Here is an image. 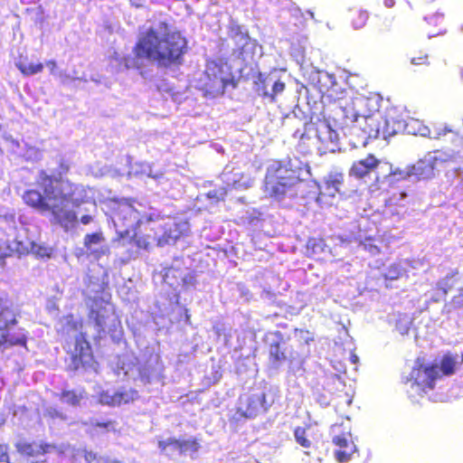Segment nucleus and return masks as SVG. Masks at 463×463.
Returning a JSON list of instances; mask_svg holds the SVG:
<instances>
[{
  "instance_id": "obj_19",
  "label": "nucleus",
  "mask_w": 463,
  "mask_h": 463,
  "mask_svg": "<svg viewBox=\"0 0 463 463\" xmlns=\"http://www.w3.org/2000/svg\"><path fill=\"white\" fill-rule=\"evenodd\" d=\"M137 392L133 389H121L118 391L101 392L99 395V402L103 405L120 406L137 398Z\"/></svg>"
},
{
  "instance_id": "obj_30",
  "label": "nucleus",
  "mask_w": 463,
  "mask_h": 463,
  "mask_svg": "<svg viewBox=\"0 0 463 463\" xmlns=\"http://www.w3.org/2000/svg\"><path fill=\"white\" fill-rule=\"evenodd\" d=\"M170 445L175 446V448L178 450V454H186L188 452H194L197 450V443L195 441L191 440H183V441H173Z\"/></svg>"
},
{
  "instance_id": "obj_4",
  "label": "nucleus",
  "mask_w": 463,
  "mask_h": 463,
  "mask_svg": "<svg viewBox=\"0 0 463 463\" xmlns=\"http://www.w3.org/2000/svg\"><path fill=\"white\" fill-rule=\"evenodd\" d=\"M239 79L227 59H210L197 80V88L205 98L215 99L224 95L226 89L238 87Z\"/></svg>"
},
{
  "instance_id": "obj_7",
  "label": "nucleus",
  "mask_w": 463,
  "mask_h": 463,
  "mask_svg": "<svg viewBox=\"0 0 463 463\" xmlns=\"http://www.w3.org/2000/svg\"><path fill=\"white\" fill-rule=\"evenodd\" d=\"M274 393L270 388L241 397L237 413L244 418H255L265 413L274 403Z\"/></svg>"
},
{
  "instance_id": "obj_48",
  "label": "nucleus",
  "mask_w": 463,
  "mask_h": 463,
  "mask_svg": "<svg viewBox=\"0 0 463 463\" xmlns=\"http://www.w3.org/2000/svg\"><path fill=\"white\" fill-rule=\"evenodd\" d=\"M4 423V420L0 419V426Z\"/></svg>"
},
{
  "instance_id": "obj_24",
  "label": "nucleus",
  "mask_w": 463,
  "mask_h": 463,
  "mask_svg": "<svg viewBox=\"0 0 463 463\" xmlns=\"http://www.w3.org/2000/svg\"><path fill=\"white\" fill-rule=\"evenodd\" d=\"M427 25L430 27L429 33L439 35L446 32V21L444 14L436 13L425 17Z\"/></svg>"
},
{
  "instance_id": "obj_16",
  "label": "nucleus",
  "mask_w": 463,
  "mask_h": 463,
  "mask_svg": "<svg viewBox=\"0 0 463 463\" xmlns=\"http://www.w3.org/2000/svg\"><path fill=\"white\" fill-rule=\"evenodd\" d=\"M316 138L318 149L323 153L335 152L338 149V134L326 121H320L316 125Z\"/></svg>"
},
{
  "instance_id": "obj_40",
  "label": "nucleus",
  "mask_w": 463,
  "mask_h": 463,
  "mask_svg": "<svg viewBox=\"0 0 463 463\" xmlns=\"http://www.w3.org/2000/svg\"><path fill=\"white\" fill-rule=\"evenodd\" d=\"M8 446L5 444L0 445V462L9 463V456L7 453Z\"/></svg>"
},
{
  "instance_id": "obj_26",
  "label": "nucleus",
  "mask_w": 463,
  "mask_h": 463,
  "mask_svg": "<svg viewBox=\"0 0 463 463\" xmlns=\"http://www.w3.org/2000/svg\"><path fill=\"white\" fill-rule=\"evenodd\" d=\"M286 360L285 353L281 350L279 344L276 343L269 347V362L273 368H279Z\"/></svg>"
},
{
  "instance_id": "obj_23",
  "label": "nucleus",
  "mask_w": 463,
  "mask_h": 463,
  "mask_svg": "<svg viewBox=\"0 0 463 463\" xmlns=\"http://www.w3.org/2000/svg\"><path fill=\"white\" fill-rule=\"evenodd\" d=\"M459 355L458 354L448 353L444 354L440 361L439 367V378H440V373L442 375H451L455 373L456 366L459 364Z\"/></svg>"
},
{
  "instance_id": "obj_31",
  "label": "nucleus",
  "mask_w": 463,
  "mask_h": 463,
  "mask_svg": "<svg viewBox=\"0 0 463 463\" xmlns=\"http://www.w3.org/2000/svg\"><path fill=\"white\" fill-rule=\"evenodd\" d=\"M227 196V188L225 186L216 187L213 190L208 191L205 194V197L213 203L223 202Z\"/></svg>"
},
{
  "instance_id": "obj_43",
  "label": "nucleus",
  "mask_w": 463,
  "mask_h": 463,
  "mask_svg": "<svg viewBox=\"0 0 463 463\" xmlns=\"http://www.w3.org/2000/svg\"><path fill=\"white\" fill-rule=\"evenodd\" d=\"M144 0H130L131 4L135 5L136 7L142 6V3Z\"/></svg>"
},
{
  "instance_id": "obj_14",
  "label": "nucleus",
  "mask_w": 463,
  "mask_h": 463,
  "mask_svg": "<svg viewBox=\"0 0 463 463\" xmlns=\"http://www.w3.org/2000/svg\"><path fill=\"white\" fill-rule=\"evenodd\" d=\"M447 162L436 155L428 154L413 165L412 173L418 179H430L445 168Z\"/></svg>"
},
{
  "instance_id": "obj_37",
  "label": "nucleus",
  "mask_w": 463,
  "mask_h": 463,
  "mask_svg": "<svg viewBox=\"0 0 463 463\" xmlns=\"http://www.w3.org/2000/svg\"><path fill=\"white\" fill-rule=\"evenodd\" d=\"M411 62L414 65H428L429 64V55L428 53L420 52L419 55H413L411 57Z\"/></svg>"
},
{
  "instance_id": "obj_12",
  "label": "nucleus",
  "mask_w": 463,
  "mask_h": 463,
  "mask_svg": "<svg viewBox=\"0 0 463 463\" xmlns=\"http://www.w3.org/2000/svg\"><path fill=\"white\" fill-rule=\"evenodd\" d=\"M439 379L438 364L429 367L413 368L411 373V389L421 395L426 389L431 390L435 386V381Z\"/></svg>"
},
{
  "instance_id": "obj_27",
  "label": "nucleus",
  "mask_w": 463,
  "mask_h": 463,
  "mask_svg": "<svg viewBox=\"0 0 463 463\" xmlns=\"http://www.w3.org/2000/svg\"><path fill=\"white\" fill-rule=\"evenodd\" d=\"M325 184L328 190H332V194L340 192V187L344 184V175L339 172H332L326 177Z\"/></svg>"
},
{
  "instance_id": "obj_5",
  "label": "nucleus",
  "mask_w": 463,
  "mask_h": 463,
  "mask_svg": "<svg viewBox=\"0 0 463 463\" xmlns=\"http://www.w3.org/2000/svg\"><path fill=\"white\" fill-rule=\"evenodd\" d=\"M300 168L293 167L290 159L280 160L270 165L264 178V192L269 197L281 201L298 184Z\"/></svg>"
},
{
  "instance_id": "obj_29",
  "label": "nucleus",
  "mask_w": 463,
  "mask_h": 463,
  "mask_svg": "<svg viewBox=\"0 0 463 463\" xmlns=\"http://www.w3.org/2000/svg\"><path fill=\"white\" fill-rule=\"evenodd\" d=\"M83 397L84 392L81 391H64L61 394V401L70 405L76 406Z\"/></svg>"
},
{
  "instance_id": "obj_6",
  "label": "nucleus",
  "mask_w": 463,
  "mask_h": 463,
  "mask_svg": "<svg viewBox=\"0 0 463 463\" xmlns=\"http://www.w3.org/2000/svg\"><path fill=\"white\" fill-rule=\"evenodd\" d=\"M87 306L90 308V319L94 322L98 334L116 331L120 324L114 306L110 303L109 291H88Z\"/></svg>"
},
{
  "instance_id": "obj_25",
  "label": "nucleus",
  "mask_w": 463,
  "mask_h": 463,
  "mask_svg": "<svg viewBox=\"0 0 463 463\" xmlns=\"http://www.w3.org/2000/svg\"><path fill=\"white\" fill-rule=\"evenodd\" d=\"M349 19L354 28L360 29L366 24L369 14L365 10L354 8L350 10Z\"/></svg>"
},
{
  "instance_id": "obj_32",
  "label": "nucleus",
  "mask_w": 463,
  "mask_h": 463,
  "mask_svg": "<svg viewBox=\"0 0 463 463\" xmlns=\"http://www.w3.org/2000/svg\"><path fill=\"white\" fill-rule=\"evenodd\" d=\"M254 84L256 92L263 99H269V92L267 89L266 78L261 73L258 74Z\"/></svg>"
},
{
  "instance_id": "obj_8",
  "label": "nucleus",
  "mask_w": 463,
  "mask_h": 463,
  "mask_svg": "<svg viewBox=\"0 0 463 463\" xmlns=\"http://www.w3.org/2000/svg\"><path fill=\"white\" fill-rule=\"evenodd\" d=\"M162 219L160 213H152L136 222L132 241L138 249L148 250L153 243L157 245L158 225L156 223Z\"/></svg>"
},
{
  "instance_id": "obj_36",
  "label": "nucleus",
  "mask_w": 463,
  "mask_h": 463,
  "mask_svg": "<svg viewBox=\"0 0 463 463\" xmlns=\"http://www.w3.org/2000/svg\"><path fill=\"white\" fill-rule=\"evenodd\" d=\"M45 414L48 415L52 419H59L61 420H67V417L64 413H62L58 409H56L55 407H52V406L46 408Z\"/></svg>"
},
{
  "instance_id": "obj_10",
  "label": "nucleus",
  "mask_w": 463,
  "mask_h": 463,
  "mask_svg": "<svg viewBox=\"0 0 463 463\" xmlns=\"http://www.w3.org/2000/svg\"><path fill=\"white\" fill-rule=\"evenodd\" d=\"M332 441L337 447L335 452V458L340 463H345L351 456L356 451L351 434L349 422L340 425L335 424L331 427Z\"/></svg>"
},
{
  "instance_id": "obj_44",
  "label": "nucleus",
  "mask_w": 463,
  "mask_h": 463,
  "mask_svg": "<svg viewBox=\"0 0 463 463\" xmlns=\"http://www.w3.org/2000/svg\"><path fill=\"white\" fill-rule=\"evenodd\" d=\"M111 425V422H105V423H97V426L103 427L109 430V426Z\"/></svg>"
},
{
  "instance_id": "obj_2",
  "label": "nucleus",
  "mask_w": 463,
  "mask_h": 463,
  "mask_svg": "<svg viewBox=\"0 0 463 463\" xmlns=\"http://www.w3.org/2000/svg\"><path fill=\"white\" fill-rule=\"evenodd\" d=\"M187 38L173 29L167 21L159 22L157 28L149 27L141 33L132 48V56L122 60L127 69L137 70L143 77L149 72L147 62L158 68L179 67L188 52Z\"/></svg>"
},
{
  "instance_id": "obj_28",
  "label": "nucleus",
  "mask_w": 463,
  "mask_h": 463,
  "mask_svg": "<svg viewBox=\"0 0 463 463\" xmlns=\"http://www.w3.org/2000/svg\"><path fill=\"white\" fill-rule=\"evenodd\" d=\"M16 67L24 76L29 77L42 72L43 71L44 64L42 62L25 64L19 61L16 63Z\"/></svg>"
},
{
  "instance_id": "obj_11",
  "label": "nucleus",
  "mask_w": 463,
  "mask_h": 463,
  "mask_svg": "<svg viewBox=\"0 0 463 463\" xmlns=\"http://www.w3.org/2000/svg\"><path fill=\"white\" fill-rule=\"evenodd\" d=\"M16 323L15 315L8 307H0V347L7 345H24L25 335L19 332L15 335L10 334L11 326Z\"/></svg>"
},
{
  "instance_id": "obj_35",
  "label": "nucleus",
  "mask_w": 463,
  "mask_h": 463,
  "mask_svg": "<svg viewBox=\"0 0 463 463\" xmlns=\"http://www.w3.org/2000/svg\"><path fill=\"white\" fill-rule=\"evenodd\" d=\"M285 83L280 80H276L272 85V90L269 92V99L270 102L277 100V96L285 90Z\"/></svg>"
},
{
  "instance_id": "obj_38",
  "label": "nucleus",
  "mask_w": 463,
  "mask_h": 463,
  "mask_svg": "<svg viewBox=\"0 0 463 463\" xmlns=\"http://www.w3.org/2000/svg\"><path fill=\"white\" fill-rule=\"evenodd\" d=\"M410 325H411V320L409 317H404L403 318H401L397 324H396V328L397 330L402 334V335H405L408 333L409 329H410Z\"/></svg>"
},
{
  "instance_id": "obj_20",
  "label": "nucleus",
  "mask_w": 463,
  "mask_h": 463,
  "mask_svg": "<svg viewBox=\"0 0 463 463\" xmlns=\"http://www.w3.org/2000/svg\"><path fill=\"white\" fill-rule=\"evenodd\" d=\"M381 161L373 155L369 154L363 159L356 160L353 163L349 175L358 179H362L374 171L380 165Z\"/></svg>"
},
{
  "instance_id": "obj_42",
  "label": "nucleus",
  "mask_w": 463,
  "mask_h": 463,
  "mask_svg": "<svg viewBox=\"0 0 463 463\" xmlns=\"http://www.w3.org/2000/svg\"><path fill=\"white\" fill-rule=\"evenodd\" d=\"M92 221V217L90 215L85 214L80 217V222L82 224H89Z\"/></svg>"
},
{
  "instance_id": "obj_46",
  "label": "nucleus",
  "mask_w": 463,
  "mask_h": 463,
  "mask_svg": "<svg viewBox=\"0 0 463 463\" xmlns=\"http://www.w3.org/2000/svg\"><path fill=\"white\" fill-rule=\"evenodd\" d=\"M269 3L273 4V5H279V3H281L283 0H269Z\"/></svg>"
},
{
  "instance_id": "obj_1",
  "label": "nucleus",
  "mask_w": 463,
  "mask_h": 463,
  "mask_svg": "<svg viewBox=\"0 0 463 463\" xmlns=\"http://www.w3.org/2000/svg\"><path fill=\"white\" fill-rule=\"evenodd\" d=\"M71 169V164L61 158L55 170H40L35 178L36 188L27 189L22 195L28 207L51 215L55 223L65 228L77 222L73 209L85 202L83 185L67 178Z\"/></svg>"
},
{
  "instance_id": "obj_47",
  "label": "nucleus",
  "mask_w": 463,
  "mask_h": 463,
  "mask_svg": "<svg viewBox=\"0 0 463 463\" xmlns=\"http://www.w3.org/2000/svg\"><path fill=\"white\" fill-rule=\"evenodd\" d=\"M459 360H460V363L463 364V354L461 355H459Z\"/></svg>"
},
{
  "instance_id": "obj_41",
  "label": "nucleus",
  "mask_w": 463,
  "mask_h": 463,
  "mask_svg": "<svg viewBox=\"0 0 463 463\" xmlns=\"http://www.w3.org/2000/svg\"><path fill=\"white\" fill-rule=\"evenodd\" d=\"M45 65L51 70L52 72H53L57 68V63L53 60L47 61Z\"/></svg>"
},
{
  "instance_id": "obj_17",
  "label": "nucleus",
  "mask_w": 463,
  "mask_h": 463,
  "mask_svg": "<svg viewBox=\"0 0 463 463\" xmlns=\"http://www.w3.org/2000/svg\"><path fill=\"white\" fill-rule=\"evenodd\" d=\"M154 363L157 364V356L152 357L148 364H146L143 367L134 365L133 367L126 368V364H123L121 370L125 376L133 378L134 380L139 378L142 383H150L155 380H157L160 375V368L158 366H154Z\"/></svg>"
},
{
  "instance_id": "obj_21",
  "label": "nucleus",
  "mask_w": 463,
  "mask_h": 463,
  "mask_svg": "<svg viewBox=\"0 0 463 463\" xmlns=\"http://www.w3.org/2000/svg\"><path fill=\"white\" fill-rule=\"evenodd\" d=\"M15 447L21 455L33 458L49 453L52 449H56L52 444L38 442L29 443L24 440L18 441L15 444Z\"/></svg>"
},
{
  "instance_id": "obj_9",
  "label": "nucleus",
  "mask_w": 463,
  "mask_h": 463,
  "mask_svg": "<svg viewBox=\"0 0 463 463\" xmlns=\"http://www.w3.org/2000/svg\"><path fill=\"white\" fill-rule=\"evenodd\" d=\"M66 323L68 324L67 334L70 335L72 332L74 338L73 349L70 347L69 352L71 353V364L69 367L71 370H78L80 366L90 367L92 366L93 356L91 354V348L90 343L87 341L85 335L82 333L77 334L75 324L71 325L72 321L71 317H65Z\"/></svg>"
},
{
  "instance_id": "obj_39",
  "label": "nucleus",
  "mask_w": 463,
  "mask_h": 463,
  "mask_svg": "<svg viewBox=\"0 0 463 463\" xmlns=\"http://www.w3.org/2000/svg\"><path fill=\"white\" fill-rule=\"evenodd\" d=\"M119 213L122 214L124 218H126L128 215L129 217L134 215L133 218L135 219L137 211L133 208L131 204L124 203L119 206Z\"/></svg>"
},
{
  "instance_id": "obj_45",
  "label": "nucleus",
  "mask_w": 463,
  "mask_h": 463,
  "mask_svg": "<svg viewBox=\"0 0 463 463\" xmlns=\"http://www.w3.org/2000/svg\"><path fill=\"white\" fill-rule=\"evenodd\" d=\"M394 5V2L392 0H388L385 2V5L388 7H392Z\"/></svg>"
},
{
  "instance_id": "obj_13",
  "label": "nucleus",
  "mask_w": 463,
  "mask_h": 463,
  "mask_svg": "<svg viewBox=\"0 0 463 463\" xmlns=\"http://www.w3.org/2000/svg\"><path fill=\"white\" fill-rule=\"evenodd\" d=\"M228 37L233 43V53L242 60H246L250 53L253 52L257 43L251 39L247 31H244L241 25L233 24L230 26Z\"/></svg>"
},
{
  "instance_id": "obj_33",
  "label": "nucleus",
  "mask_w": 463,
  "mask_h": 463,
  "mask_svg": "<svg viewBox=\"0 0 463 463\" xmlns=\"http://www.w3.org/2000/svg\"><path fill=\"white\" fill-rule=\"evenodd\" d=\"M294 436L296 441L303 448L308 449L311 447L312 442L307 438V431L304 428L298 427L295 430Z\"/></svg>"
},
{
  "instance_id": "obj_34",
  "label": "nucleus",
  "mask_w": 463,
  "mask_h": 463,
  "mask_svg": "<svg viewBox=\"0 0 463 463\" xmlns=\"http://www.w3.org/2000/svg\"><path fill=\"white\" fill-rule=\"evenodd\" d=\"M173 441H179V440L169 438L165 440L159 441V448L166 455H170V456L179 455L178 450L175 448V446L170 445V443H172Z\"/></svg>"
},
{
  "instance_id": "obj_15",
  "label": "nucleus",
  "mask_w": 463,
  "mask_h": 463,
  "mask_svg": "<svg viewBox=\"0 0 463 463\" xmlns=\"http://www.w3.org/2000/svg\"><path fill=\"white\" fill-rule=\"evenodd\" d=\"M158 228L163 230L162 234H158L157 246L175 244L179 239L187 234V223L175 219L158 224Z\"/></svg>"
},
{
  "instance_id": "obj_22",
  "label": "nucleus",
  "mask_w": 463,
  "mask_h": 463,
  "mask_svg": "<svg viewBox=\"0 0 463 463\" xmlns=\"http://www.w3.org/2000/svg\"><path fill=\"white\" fill-rule=\"evenodd\" d=\"M105 241V237L101 231H98L91 233H87L83 239V245L90 255L94 258L99 259L101 256L109 253V250L108 246L101 247L100 249H95V245L101 244Z\"/></svg>"
},
{
  "instance_id": "obj_18",
  "label": "nucleus",
  "mask_w": 463,
  "mask_h": 463,
  "mask_svg": "<svg viewBox=\"0 0 463 463\" xmlns=\"http://www.w3.org/2000/svg\"><path fill=\"white\" fill-rule=\"evenodd\" d=\"M162 279L164 286L170 289H176L179 287L188 288L194 286L195 282L192 273L174 267L165 268Z\"/></svg>"
},
{
  "instance_id": "obj_3",
  "label": "nucleus",
  "mask_w": 463,
  "mask_h": 463,
  "mask_svg": "<svg viewBox=\"0 0 463 463\" xmlns=\"http://www.w3.org/2000/svg\"><path fill=\"white\" fill-rule=\"evenodd\" d=\"M406 116L398 107L387 106L383 112L371 113L369 115H355L351 125L343 128L345 134L356 136L359 131L364 135L366 140L369 137H380L387 138L397 135L406 128Z\"/></svg>"
}]
</instances>
